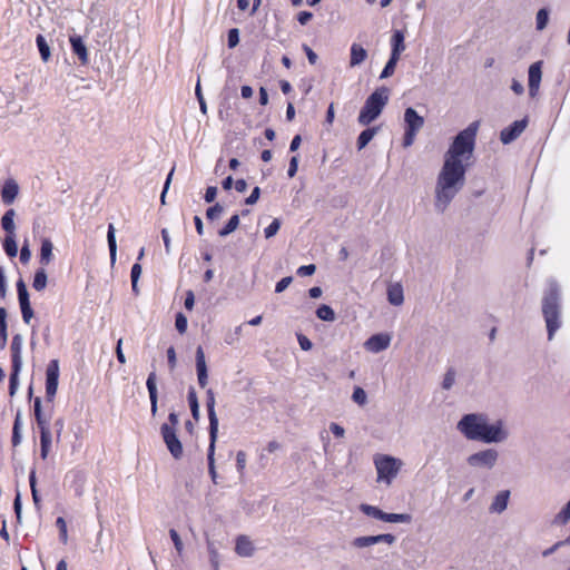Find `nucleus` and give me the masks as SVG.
I'll use <instances>...</instances> for the list:
<instances>
[{
	"instance_id": "dca6fc26",
	"label": "nucleus",
	"mask_w": 570,
	"mask_h": 570,
	"mask_svg": "<svg viewBox=\"0 0 570 570\" xmlns=\"http://www.w3.org/2000/svg\"><path fill=\"white\" fill-rule=\"evenodd\" d=\"M404 122L406 130L419 132L424 126V118L414 108L409 107L404 111Z\"/></svg>"
},
{
	"instance_id": "ea45409f",
	"label": "nucleus",
	"mask_w": 570,
	"mask_h": 570,
	"mask_svg": "<svg viewBox=\"0 0 570 570\" xmlns=\"http://www.w3.org/2000/svg\"><path fill=\"white\" fill-rule=\"evenodd\" d=\"M352 400L360 406H364L367 403L366 392L361 386H355L352 393Z\"/></svg>"
},
{
	"instance_id": "cd10ccee",
	"label": "nucleus",
	"mask_w": 570,
	"mask_h": 570,
	"mask_svg": "<svg viewBox=\"0 0 570 570\" xmlns=\"http://www.w3.org/2000/svg\"><path fill=\"white\" fill-rule=\"evenodd\" d=\"M14 209H8L1 218V226L7 232V235H14L16 225H14Z\"/></svg>"
},
{
	"instance_id": "c03bdc74",
	"label": "nucleus",
	"mask_w": 570,
	"mask_h": 570,
	"mask_svg": "<svg viewBox=\"0 0 570 570\" xmlns=\"http://www.w3.org/2000/svg\"><path fill=\"white\" fill-rule=\"evenodd\" d=\"M223 212H224V207L219 203H216L214 206H212L207 209L206 217L209 220H215L220 217Z\"/></svg>"
},
{
	"instance_id": "f257e3e1",
	"label": "nucleus",
	"mask_w": 570,
	"mask_h": 570,
	"mask_svg": "<svg viewBox=\"0 0 570 570\" xmlns=\"http://www.w3.org/2000/svg\"><path fill=\"white\" fill-rule=\"evenodd\" d=\"M479 122L470 124L460 131L448 151L435 184L434 208L444 213L465 184V173L473 156Z\"/></svg>"
},
{
	"instance_id": "7ed1b4c3",
	"label": "nucleus",
	"mask_w": 570,
	"mask_h": 570,
	"mask_svg": "<svg viewBox=\"0 0 570 570\" xmlns=\"http://www.w3.org/2000/svg\"><path fill=\"white\" fill-rule=\"evenodd\" d=\"M542 315L546 322L548 340L552 341L556 332L562 325V307L560 291L556 282H551L542 297Z\"/></svg>"
},
{
	"instance_id": "9d476101",
	"label": "nucleus",
	"mask_w": 570,
	"mask_h": 570,
	"mask_svg": "<svg viewBox=\"0 0 570 570\" xmlns=\"http://www.w3.org/2000/svg\"><path fill=\"white\" fill-rule=\"evenodd\" d=\"M161 435L167 449L175 459H179L183 455V445L176 435L175 429L170 428L167 423L163 424Z\"/></svg>"
},
{
	"instance_id": "1a4fd4ad",
	"label": "nucleus",
	"mask_w": 570,
	"mask_h": 570,
	"mask_svg": "<svg viewBox=\"0 0 570 570\" xmlns=\"http://www.w3.org/2000/svg\"><path fill=\"white\" fill-rule=\"evenodd\" d=\"M59 380V363L57 360H52L46 370V396L51 402L58 390Z\"/></svg>"
},
{
	"instance_id": "b1692460",
	"label": "nucleus",
	"mask_w": 570,
	"mask_h": 570,
	"mask_svg": "<svg viewBox=\"0 0 570 570\" xmlns=\"http://www.w3.org/2000/svg\"><path fill=\"white\" fill-rule=\"evenodd\" d=\"M235 551L240 557H252L254 553L253 542L246 535H239L236 540Z\"/></svg>"
},
{
	"instance_id": "2eb2a0df",
	"label": "nucleus",
	"mask_w": 570,
	"mask_h": 570,
	"mask_svg": "<svg viewBox=\"0 0 570 570\" xmlns=\"http://www.w3.org/2000/svg\"><path fill=\"white\" fill-rule=\"evenodd\" d=\"M196 371L197 381L200 387L205 389L208 384V372L205 353L202 346L196 350Z\"/></svg>"
},
{
	"instance_id": "a211bd4d",
	"label": "nucleus",
	"mask_w": 570,
	"mask_h": 570,
	"mask_svg": "<svg viewBox=\"0 0 570 570\" xmlns=\"http://www.w3.org/2000/svg\"><path fill=\"white\" fill-rule=\"evenodd\" d=\"M19 186L14 179H7L1 189V198L6 205H11L17 198Z\"/></svg>"
},
{
	"instance_id": "6ab92c4d",
	"label": "nucleus",
	"mask_w": 570,
	"mask_h": 570,
	"mask_svg": "<svg viewBox=\"0 0 570 570\" xmlns=\"http://www.w3.org/2000/svg\"><path fill=\"white\" fill-rule=\"evenodd\" d=\"M22 345H23V337H22V335L16 334L12 337V342H11V346H10V348H11V358H12V367H16V370L18 367H22V356H21Z\"/></svg>"
},
{
	"instance_id": "f8f14e48",
	"label": "nucleus",
	"mask_w": 570,
	"mask_h": 570,
	"mask_svg": "<svg viewBox=\"0 0 570 570\" xmlns=\"http://www.w3.org/2000/svg\"><path fill=\"white\" fill-rule=\"evenodd\" d=\"M206 407L208 413V420H209V439H217L218 438V417L215 411V393L212 389H208L206 391Z\"/></svg>"
},
{
	"instance_id": "49530a36",
	"label": "nucleus",
	"mask_w": 570,
	"mask_h": 570,
	"mask_svg": "<svg viewBox=\"0 0 570 570\" xmlns=\"http://www.w3.org/2000/svg\"><path fill=\"white\" fill-rule=\"evenodd\" d=\"M56 525L59 529L61 542L66 544L68 542V531L65 519L62 517H59L56 521Z\"/></svg>"
},
{
	"instance_id": "393cba45",
	"label": "nucleus",
	"mask_w": 570,
	"mask_h": 570,
	"mask_svg": "<svg viewBox=\"0 0 570 570\" xmlns=\"http://www.w3.org/2000/svg\"><path fill=\"white\" fill-rule=\"evenodd\" d=\"M404 38L405 37H404L403 31H401V30L394 31L392 39H391V43H392L391 56L392 57L400 59L401 53L405 50Z\"/></svg>"
},
{
	"instance_id": "69168bd1",
	"label": "nucleus",
	"mask_w": 570,
	"mask_h": 570,
	"mask_svg": "<svg viewBox=\"0 0 570 570\" xmlns=\"http://www.w3.org/2000/svg\"><path fill=\"white\" fill-rule=\"evenodd\" d=\"M216 196H217V187H215V186L207 187L205 197H204L205 202L213 203L215 200Z\"/></svg>"
},
{
	"instance_id": "39448f33",
	"label": "nucleus",
	"mask_w": 570,
	"mask_h": 570,
	"mask_svg": "<svg viewBox=\"0 0 570 570\" xmlns=\"http://www.w3.org/2000/svg\"><path fill=\"white\" fill-rule=\"evenodd\" d=\"M374 466L377 474L376 482L390 487L400 473L403 462L389 454H376L374 456Z\"/></svg>"
},
{
	"instance_id": "bb28decb",
	"label": "nucleus",
	"mask_w": 570,
	"mask_h": 570,
	"mask_svg": "<svg viewBox=\"0 0 570 570\" xmlns=\"http://www.w3.org/2000/svg\"><path fill=\"white\" fill-rule=\"evenodd\" d=\"M217 439H209V446L207 453L208 472L214 483H217V472L215 466V449Z\"/></svg>"
},
{
	"instance_id": "052dcab7",
	"label": "nucleus",
	"mask_w": 570,
	"mask_h": 570,
	"mask_svg": "<svg viewBox=\"0 0 570 570\" xmlns=\"http://www.w3.org/2000/svg\"><path fill=\"white\" fill-rule=\"evenodd\" d=\"M292 282H293V278L291 276L282 278L279 282H277V284L275 286V292L276 293L284 292L291 285Z\"/></svg>"
},
{
	"instance_id": "79ce46f5",
	"label": "nucleus",
	"mask_w": 570,
	"mask_h": 570,
	"mask_svg": "<svg viewBox=\"0 0 570 570\" xmlns=\"http://www.w3.org/2000/svg\"><path fill=\"white\" fill-rule=\"evenodd\" d=\"M400 59L399 58H395V57H390L389 61L386 62L383 71L381 72V76L380 78L381 79H385V78H389L391 77L394 71H395V67H396V63Z\"/></svg>"
},
{
	"instance_id": "7c9ffc66",
	"label": "nucleus",
	"mask_w": 570,
	"mask_h": 570,
	"mask_svg": "<svg viewBox=\"0 0 570 570\" xmlns=\"http://www.w3.org/2000/svg\"><path fill=\"white\" fill-rule=\"evenodd\" d=\"M379 127H372L363 130L357 138V149L362 150L377 134Z\"/></svg>"
},
{
	"instance_id": "72a5a7b5",
	"label": "nucleus",
	"mask_w": 570,
	"mask_h": 570,
	"mask_svg": "<svg viewBox=\"0 0 570 570\" xmlns=\"http://www.w3.org/2000/svg\"><path fill=\"white\" fill-rule=\"evenodd\" d=\"M36 42H37V47L39 49L41 59L45 62H47L51 57V51H50V47H49L46 38L42 35H38Z\"/></svg>"
},
{
	"instance_id": "bf43d9fd",
	"label": "nucleus",
	"mask_w": 570,
	"mask_h": 570,
	"mask_svg": "<svg viewBox=\"0 0 570 570\" xmlns=\"http://www.w3.org/2000/svg\"><path fill=\"white\" fill-rule=\"evenodd\" d=\"M30 257H31V250L29 248L28 240H26L20 250V261L22 264H27L30 261Z\"/></svg>"
},
{
	"instance_id": "423d86ee",
	"label": "nucleus",
	"mask_w": 570,
	"mask_h": 570,
	"mask_svg": "<svg viewBox=\"0 0 570 570\" xmlns=\"http://www.w3.org/2000/svg\"><path fill=\"white\" fill-rule=\"evenodd\" d=\"M360 510L367 517L390 523H411L412 515L409 513H386L375 505L362 503Z\"/></svg>"
},
{
	"instance_id": "4be33fe9",
	"label": "nucleus",
	"mask_w": 570,
	"mask_h": 570,
	"mask_svg": "<svg viewBox=\"0 0 570 570\" xmlns=\"http://www.w3.org/2000/svg\"><path fill=\"white\" fill-rule=\"evenodd\" d=\"M509 498H510V492L508 490L500 491L494 497V499L489 508L490 512L498 513V514L502 513L508 507Z\"/></svg>"
},
{
	"instance_id": "e2e57ef3",
	"label": "nucleus",
	"mask_w": 570,
	"mask_h": 570,
	"mask_svg": "<svg viewBox=\"0 0 570 570\" xmlns=\"http://www.w3.org/2000/svg\"><path fill=\"white\" fill-rule=\"evenodd\" d=\"M297 168H298V156H293L291 161H289V166H288V170H287V175L288 177H294L297 173Z\"/></svg>"
},
{
	"instance_id": "473e14b6",
	"label": "nucleus",
	"mask_w": 570,
	"mask_h": 570,
	"mask_svg": "<svg viewBox=\"0 0 570 570\" xmlns=\"http://www.w3.org/2000/svg\"><path fill=\"white\" fill-rule=\"evenodd\" d=\"M35 417H36L38 429H42V426H50L49 417H47L42 413L41 400L39 397H37L35 400Z\"/></svg>"
},
{
	"instance_id": "603ef678",
	"label": "nucleus",
	"mask_w": 570,
	"mask_h": 570,
	"mask_svg": "<svg viewBox=\"0 0 570 570\" xmlns=\"http://www.w3.org/2000/svg\"><path fill=\"white\" fill-rule=\"evenodd\" d=\"M169 535L174 542L176 551L180 554L184 549V543L178 534V532L175 529L169 530Z\"/></svg>"
},
{
	"instance_id": "c9c22d12",
	"label": "nucleus",
	"mask_w": 570,
	"mask_h": 570,
	"mask_svg": "<svg viewBox=\"0 0 570 570\" xmlns=\"http://www.w3.org/2000/svg\"><path fill=\"white\" fill-rule=\"evenodd\" d=\"M239 226V216L237 214L233 215L228 223L225 225L224 228H222L219 232H218V235L220 237H226L228 236L229 234L234 233Z\"/></svg>"
},
{
	"instance_id": "a878e982",
	"label": "nucleus",
	"mask_w": 570,
	"mask_h": 570,
	"mask_svg": "<svg viewBox=\"0 0 570 570\" xmlns=\"http://www.w3.org/2000/svg\"><path fill=\"white\" fill-rule=\"evenodd\" d=\"M367 58V51L358 43H353L351 46V59L350 66L356 67L365 61Z\"/></svg>"
},
{
	"instance_id": "412c9836",
	"label": "nucleus",
	"mask_w": 570,
	"mask_h": 570,
	"mask_svg": "<svg viewBox=\"0 0 570 570\" xmlns=\"http://www.w3.org/2000/svg\"><path fill=\"white\" fill-rule=\"evenodd\" d=\"M146 385H147V390H148L149 399H150L151 414L156 415L157 409H158L157 407L158 396H157V385H156V373L155 372H151L148 375Z\"/></svg>"
},
{
	"instance_id": "774afa93",
	"label": "nucleus",
	"mask_w": 570,
	"mask_h": 570,
	"mask_svg": "<svg viewBox=\"0 0 570 570\" xmlns=\"http://www.w3.org/2000/svg\"><path fill=\"white\" fill-rule=\"evenodd\" d=\"M167 360H168V365H169L170 370H174L176 367L177 361H176V352L173 346H170L167 350Z\"/></svg>"
},
{
	"instance_id": "20e7f679",
	"label": "nucleus",
	"mask_w": 570,
	"mask_h": 570,
	"mask_svg": "<svg viewBox=\"0 0 570 570\" xmlns=\"http://www.w3.org/2000/svg\"><path fill=\"white\" fill-rule=\"evenodd\" d=\"M389 96L390 91L386 87L377 88L374 92H372L365 100V104L360 111L357 118L358 124L362 126H367L374 121L386 106Z\"/></svg>"
},
{
	"instance_id": "9b49d317",
	"label": "nucleus",
	"mask_w": 570,
	"mask_h": 570,
	"mask_svg": "<svg viewBox=\"0 0 570 570\" xmlns=\"http://www.w3.org/2000/svg\"><path fill=\"white\" fill-rule=\"evenodd\" d=\"M18 301L22 314V320L26 324H29L33 317V309L31 308L29 293L27 286L22 279L17 282Z\"/></svg>"
},
{
	"instance_id": "a18cd8bd",
	"label": "nucleus",
	"mask_w": 570,
	"mask_h": 570,
	"mask_svg": "<svg viewBox=\"0 0 570 570\" xmlns=\"http://www.w3.org/2000/svg\"><path fill=\"white\" fill-rule=\"evenodd\" d=\"M0 336H3V342H7V309L4 307H0Z\"/></svg>"
},
{
	"instance_id": "2f4dec72",
	"label": "nucleus",
	"mask_w": 570,
	"mask_h": 570,
	"mask_svg": "<svg viewBox=\"0 0 570 570\" xmlns=\"http://www.w3.org/2000/svg\"><path fill=\"white\" fill-rule=\"evenodd\" d=\"M21 430H22V419H21L20 412H18L16 415L14 422H13V428H12L11 441H12L13 446H18L21 443V440H22Z\"/></svg>"
},
{
	"instance_id": "a19ab883",
	"label": "nucleus",
	"mask_w": 570,
	"mask_h": 570,
	"mask_svg": "<svg viewBox=\"0 0 570 570\" xmlns=\"http://www.w3.org/2000/svg\"><path fill=\"white\" fill-rule=\"evenodd\" d=\"M570 520V499L569 502L561 509V511L554 517L553 523L566 524Z\"/></svg>"
},
{
	"instance_id": "5701e85b",
	"label": "nucleus",
	"mask_w": 570,
	"mask_h": 570,
	"mask_svg": "<svg viewBox=\"0 0 570 570\" xmlns=\"http://www.w3.org/2000/svg\"><path fill=\"white\" fill-rule=\"evenodd\" d=\"M387 301L394 306H400L404 302L403 287L400 283L391 284L387 287Z\"/></svg>"
},
{
	"instance_id": "aec40b11",
	"label": "nucleus",
	"mask_w": 570,
	"mask_h": 570,
	"mask_svg": "<svg viewBox=\"0 0 570 570\" xmlns=\"http://www.w3.org/2000/svg\"><path fill=\"white\" fill-rule=\"evenodd\" d=\"M69 41L73 53L78 56L80 62L82 65L88 63V50L85 42L82 41V38L80 36L75 35L70 37Z\"/></svg>"
},
{
	"instance_id": "5fc2aeb1",
	"label": "nucleus",
	"mask_w": 570,
	"mask_h": 570,
	"mask_svg": "<svg viewBox=\"0 0 570 570\" xmlns=\"http://www.w3.org/2000/svg\"><path fill=\"white\" fill-rule=\"evenodd\" d=\"M247 455L244 451H238L236 454L237 471L243 474L246 466Z\"/></svg>"
},
{
	"instance_id": "f03ea898",
	"label": "nucleus",
	"mask_w": 570,
	"mask_h": 570,
	"mask_svg": "<svg viewBox=\"0 0 570 570\" xmlns=\"http://www.w3.org/2000/svg\"><path fill=\"white\" fill-rule=\"evenodd\" d=\"M456 429L471 441L502 443L508 440L509 431L502 420L489 423L484 414L470 413L462 416Z\"/></svg>"
},
{
	"instance_id": "6e6552de",
	"label": "nucleus",
	"mask_w": 570,
	"mask_h": 570,
	"mask_svg": "<svg viewBox=\"0 0 570 570\" xmlns=\"http://www.w3.org/2000/svg\"><path fill=\"white\" fill-rule=\"evenodd\" d=\"M396 541V538L394 534L391 533H382L376 535H362L353 539L352 546L356 549H364L368 548L374 544L379 543H386L389 546L394 544Z\"/></svg>"
},
{
	"instance_id": "3c124183",
	"label": "nucleus",
	"mask_w": 570,
	"mask_h": 570,
	"mask_svg": "<svg viewBox=\"0 0 570 570\" xmlns=\"http://www.w3.org/2000/svg\"><path fill=\"white\" fill-rule=\"evenodd\" d=\"M281 227V222L275 218L264 230L265 237L271 238L277 234Z\"/></svg>"
},
{
	"instance_id": "864d4df0",
	"label": "nucleus",
	"mask_w": 570,
	"mask_h": 570,
	"mask_svg": "<svg viewBox=\"0 0 570 570\" xmlns=\"http://www.w3.org/2000/svg\"><path fill=\"white\" fill-rule=\"evenodd\" d=\"M187 317L181 313L176 315L175 326L180 334H184L187 330Z\"/></svg>"
},
{
	"instance_id": "8fccbe9b",
	"label": "nucleus",
	"mask_w": 570,
	"mask_h": 570,
	"mask_svg": "<svg viewBox=\"0 0 570 570\" xmlns=\"http://www.w3.org/2000/svg\"><path fill=\"white\" fill-rule=\"evenodd\" d=\"M454 382H455V372H454V370L451 368V370L446 371V373L444 374L442 387L444 390H450L453 386Z\"/></svg>"
},
{
	"instance_id": "de8ad7c7",
	"label": "nucleus",
	"mask_w": 570,
	"mask_h": 570,
	"mask_svg": "<svg viewBox=\"0 0 570 570\" xmlns=\"http://www.w3.org/2000/svg\"><path fill=\"white\" fill-rule=\"evenodd\" d=\"M29 483H30V489H31V494H32V500L35 502L36 505H39V502H40V498L38 495V491H37V487H36V471L32 470L30 472V475H29Z\"/></svg>"
},
{
	"instance_id": "338daca9",
	"label": "nucleus",
	"mask_w": 570,
	"mask_h": 570,
	"mask_svg": "<svg viewBox=\"0 0 570 570\" xmlns=\"http://www.w3.org/2000/svg\"><path fill=\"white\" fill-rule=\"evenodd\" d=\"M259 195H261V189L259 187H255L250 195L246 198L245 203L247 205H254L257 203L258 198H259Z\"/></svg>"
},
{
	"instance_id": "f3484780",
	"label": "nucleus",
	"mask_w": 570,
	"mask_h": 570,
	"mask_svg": "<svg viewBox=\"0 0 570 570\" xmlns=\"http://www.w3.org/2000/svg\"><path fill=\"white\" fill-rule=\"evenodd\" d=\"M541 61H537L529 67V94L534 97L539 90L542 78Z\"/></svg>"
},
{
	"instance_id": "4468645a",
	"label": "nucleus",
	"mask_w": 570,
	"mask_h": 570,
	"mask_svg": "<svg viewBox=\"0 0 570 570\" xmlns=\"http://www.w3.org/2000/svg\"><path fill=\"white\" fill-rule=\"evenodd\" d=\"M527 119L517 120L509 127L501 130L500 140L502 144L508 145L514 141L527 128Z\"/></svg>"
},
{
	"instance_id": "c756f323",
	"label": "nucleus",
	"mask_w": 570,
	"mask_h": 570,
	"mask_svg": "<svg viewBox=\"0 0 570 570\" xmlns=\"http://www.w3.org/2000/svg\"><path fill=\"white\" fill-rule=\"evenodd\" d=\"M107 240H108V247H109V253H110V261H111V264H115L116 257H117V242H116V229L112 224H109V226H108Z\"/></svg>"
},
{
	"instance_id": "c85d7f7f",
	"label": "nucleus",
	"mask_w": 570,
	"mask_h": 570,
	"mask_svg": "<svg viewBox=\"0 0 570 570\" xmlns=\"http://www.w3.org/2000/svg\"><path fill=\"white\" fill-rule=\"evenodd\" d=\"M52 249L53 245L49 238H43L41 240L40 248V263L42 265H48L52 259Z\"/></svg>"
},
{
	"instance_id": "6e6d98bb",
	"label": "nucleus",
	"mask_w": 570,
	"mask_h": 570,
	"mask_svg": "<svg viewBox=\"0 0 570 570\" xmlns=\"http://www.w3.org/2000/svg\"><path fill=\"white\" fill-rule=\"evenodd\" d=\"M239 43V31L237 28H233L228 31V47L235 48Z\"/></svg>"
},
{
	"instance_id": "4c0bfd02",
	"label": "nucleus",
	"mask_w": 570,
	"mask_h": 570,
	"mask_svg": "<svg viewBox=\"0 0 570 570\" xmlns=\"http://www.w3.org/2000/svg\"><path fill=\"white\" fill-rule=\"evenodd\" d=\"M316 316L322 320V321H326V322H333L335 320V313L333 311V308L328 305H321L317 309H316Z\"/></svg>"
},
{
	"instance_id": "ddd939ff",
	"label": "nucleus",
	"mask_w": 570,
	"mask_h": 570,
	"mask_svg": "<svg viewBox=\"0 0 570 570\" xmlns=\"http://www.w3.org/2000/svg\"><path fill=\"white\" fill-rule=\"evenodd\" d=\"M391 341L392 335L389 333L374 334L364 342V348L371 353H380L389 348Z\"/></svg>"
},
{
	"instance_id": "e433bc0d",
	"label": "nucleus",
	"mask_w": 570,
	"mask_h": 570,
	"mask_svg": "<svg viewBox=\"0 0 570 570\" xmlns=\"http://www.w3.org/2000/svg\"><path fill=\"white\" fill-rule=\"evenodd\" d=\"M14 236L16 235H7L3 242V249L9 257H16L18 254V246Z\"/></svg>"
},
{
	"instance_id": "09e8293b",
	"label": "nucleus",
	"mask_w": 570,
	"mask_h": 570,
	"mask_svg": "<svg viewBox=\"0 0 570 570\" xmlns=\"http://www.w3.org/2000/svg\"><path fill=\"white\" fill-rule=\"evenodd\" d=\"M20 371H21V367H18L17 370H16V367H12V373L10 375V385H9L10 395H14V393L17 392L18 376H19Z\"/></svg>"
},
{
	"instance_id": "58836bf2",
	"label": "nucleus",
	"mask_w": 570,
	"mask_h": 570,
	"mask_svg": "<svg viewBox=\"0 0 570 570\" xmlns=\"http://www.w3.org/2000/svg\"><path fill=\"white\" fill-rule=\"evenodd\" d=\"M549 22V10L546 8L540 9L535 16V28L538 31L546 29Z\"/></svg>"
},
{
	"instance_id": "680f3d73",
	"label": "nucleus",
	"mask_w": 570,
	"mask_h": 570,
	"mask_svg": "<svg viewBox=\"0 0 570 570\" xmlns=\"http://www.w3.org/2000/svg\"><path fill=\"white\" fill-rule=\"evenodd\" d=\"M297 340H298V344L303 351H309L313 347V343L311 342V340L307 336H305L303 334H298Z\"/></svg>"
},
{
	"instance_id": "37998d69",
	"label": "nucleus",
	"mask_w": 570,
	"mask_h": 570,
	"mask_svg": "<svg viewBox=\"0 0 570 570\" xmlns=\"http://www.w3.org/2000/svg\"><path fill=\"white\" fill-rule=\"evenodd\" d=\"M40 432V445L49 446L51 448L52 444V435L50 431V426H42V429H39Z\"/></svg>"
},
{
	"instance_id": "0e129e2a",
	"label": "nucleus",
	"mask_w": 570,
	"mask_h": 570,
	"mask_svg": "<svg viewBox=\"0 0 570 570\" xmlns=\"http://www.w3.org/2000/svg\"><path fill=\"white\" fill-rule=\"evenodd\" d=\"M196 96H197V99L199 101L200 111L205 115L207 112V105H206V101H205V99L203 97L199 83H197V86H196Z\"/></svg>"
},
{
	"instance_id": "f704fd0d",
	"label": "nucleus",
	"mask_w": 570,
	"mask_h": 570,
	"mask_svg": "<svg viewBox=\"0 0 570 570\" xmlns=\"http://www.w3.org/2000/svg\"><path fill=\"white\" fill-rule=\"evenodd\" d=\"M47 282H48V277H47L46 271L43 268H40L35 273L32 287L36 291L41 292L46 288Z\"/></svg>"
},
{
	"instance_id": "4d7b16f0",
	"label": "nucleus",
	"mask_w": 570,
	"mask_h": 570,
	"mask_svg": "<svg viewBox=\"0 0 570 570\" xmlns=\"http://www.w3.org/2000/svg\"><path fill=\"white\" fill-rule=\"evenodd\" d=\"M207 548H208V552L210 556V562H212L213 567L215 568V570H217L218 566H219L218 552H217L216 548L214 547V544L210 542H208Z\"/></svg>"
},
{
	"instance_id": "0eeeda50",
	"label": "nucleus",
	"mask_w": 570,
	"mask_h": 570,
	"mask_svg": "<svg viewBox=\"0 0 570 570\" xmlns=\"http://www.w3.org/2000/svg\"><path fill=\"white\" fill-rule=\"evenodd\" d=\"M498 459L499 452L495 449H485L469 455L466 463L476 470H491L497 465Z\"/></svg>"
},
{
	"instance_id": "13d9d810",
	"label": "nucleus",
	"mask_w": 570,
	"mask_h": 570,
	"mask_svg": "<svg viewBox=\"0 0 570 570\" xmlns=\"http://www.w3.org/2000/svg\"><path fill=\"white\" fill-rule=\"evenodd\" d=\"M316 266L314 264L304 265L298 267L297 275L301 277L311 276L315 273Z\"/></svg>"
}]
</instances>
